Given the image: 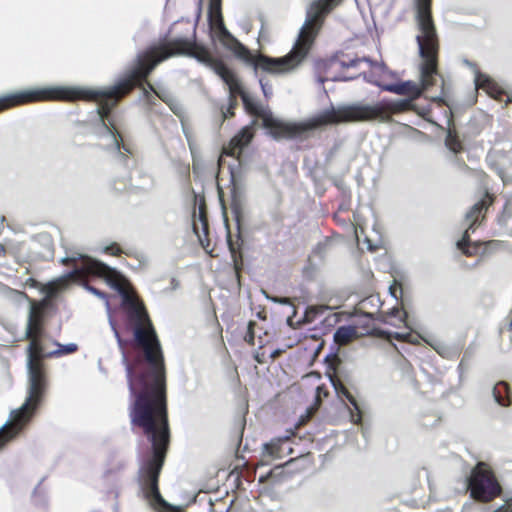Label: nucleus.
I'll return each mask as SVG.
<instances>
[{
    "label": "nucleus",
    "instance_id": "obj_1",
    "mask_svg": "<svg viewBox=\"0 0 512 512\" xmlns=\"http://www.w3.org/2000/svg\"><path fill=\"white\" fill-rule=\"evenodd\" d=\"M119 291L128 318L135 324V344L143 351L153 378L151 385L147 384L145 378H141L143 391L137 395L130 411L132 423L142 427L152 443L153 455L141 467V472L147 482V496L160 506L167 507V502L158 490V476L169 441L162 348L143 304L126 289L119 288Z\"/></svg>",
    "mask_w": 512,
    "mask_h": 512
},
{
    "label": "nucleus",
    "instance_id": "obj_2",
    "mask_svg": "<svg viewBox=\"0 0 512 512\" xmlns=\"http://www.w3.org/2000/svg\"><path fill=\"white\" fill-rule=\"evenodd\" d=\"M171 56H173V52H170L168 49L167 42L158 46H152L143 55L138 56L137 67L130 73V75L120 80L112 87L90 91H75L60 87L31 90L0 98V110L19 103L43 99L71 100L77 97L95 99L100 102V107L98 108L100 121L107 130L108 137L115 149L119 151L120 145L115 135V133H117L116 128H113V131L110 130L106 126L104 119L108 116L120 97L128 93L137 82L144 80L158 63Z\"/></svg>",
    "mask_w": 512,
    "mask_h": 512
},
{
    "label": "nucleus",
    "instance_id": "obj_3",
    "mask_svg": "<svg viewBox=\"0 0 512 512\" xmlns=\"http://www.w3.org/2000/svg\"><path fill=\"white\" fill-rule=\"evenodd\" d=\"M431 0H415L416 23L418 33L416 41L419 55L422 58L420 65V82L406 81L398 84H385L382 78L386 74L383 64L372 63L367 58H354V69L358 68L359 76L368 82L374 83L381 89L398 95H409L416 98L422 91L434 85L437 70L438 37L430 11Z\"/></svg>",
    "mask_w": 512,
    "mask_h": 512
},
{
    "label": "nucleus",
    "instance_id": "obj_4",
    "mask_svg": "<svg viewBox=\"0 0 512 512\" xmlns=\"http://www.w3.org/2000/svg\"><path fill=\"white\" fill-rule=\"evenodd\" d=\"M41 334L42 313L38 307L32 305L25 331V337L31 340L27 348L28 395L25 402L18 409L12 410L9 420L0 427V449L19 433L44 395L46 377L41 362L42 347L38 342Z\"/></svg>",
    "mask_w": 512,
    "mask_h": 512
},
{
    "label": "nucleus",
    "instance_id": "obj_5",
    "mask_svg": "<svg viewBox=\"0 0 512 512\" xmlns=\"http://www.w3.org/2000/svg\"><path fill=\"white\" fill-rule=\"evenodd\" d=\"M168 49L174 55H188L196 58L199 62L211 68L228 86L230 101L235 95H240L247 111L251 114L260 115L262 108L255 99L246 92L237 76L223 62L213 58L203 47L198 46L192 40L178 37L167 42Z\"/></svg>",
    "mask_w": 512,
    "mask_h": 512
},
{
    "label": "nucleus",
    "instance_id": "obj_6",
    "mask_svg": "<svg viewBox=\"0 0 512 512\" xmlns=\"http://www.w3.org/2000/svg\"><path fill=\"white\" fill-rule=\"evenodd\" d=\"M262 119L264 127L275 138L301 137L323 126L352 120V106L332 107L301 122H284L266 113L262 115Z\"/></svg>",
    "mask_w": 512,
    "mask_h": 512
},
{
    "label": "nucleus",
    "instance_id": "obj_7",
    "mask_svg": "<svg viewBox=\"0 0 512 512\" xmlns=\"http://www.w3.org/2000/svg\"><path fill=\"white\" fill-rule=\"evenodd\" d=\"M61 261L64 264H72L73 269L65 276L48 285V293L51 296L54 295L62 286L66 285L68 281L82 278L87 274L103 276L112 281H118V278L120 277L116 270L84 254L72 253L71 255L62 258Z\"/></svg>",
    "mask_w": 512,
    "mask_h": 512
},
{
    "label": "nucleus",
    "instance_id": "obj_8",
    "mask_svg": "<svg viewBox=\"0 0 512 512\" xmlns=\"http://www.w3.org/2000/svg\"><path fill=\"white\" fill-rule=\"evenodd\" d=\"M468 489L473 499L488 502L501 492L500 484L489 467L480 462L471 471Z\"/></svg>",
    "mask_w": 512,
    "mask_h": 512
},
{
    "label": "nucleus",
    "instance_id": "obj_9",
    "mask_svg": "<svg viewBox=\"0 0 512 512\" xmlns=\"http://www.w3.org/2000/svg\"><path fill=\"white\" fill-rule=\"evenodd\" d=\"M490 203L491 198L489 197L488 193H486L485 197L475 203L466 213L465 221L468 224V227L465 230L462 238L457 242V247L467 255H474L477 253L478 245L477 243L472 244L469 242V235L470 232L474 231L475 225L479 222L480 218H483V212L487 209Z\"/></svg>",
    "mask_w": 512,
    "mask_h": 512
},
{
    "label": "nucleus",
    "instance_id": "obj_10",
    "mask_svg": "<svg viewBox=\"0 0 512 512\" xmlns=\"http://www.w3.org/2000/svg\"><path fill=\"white\" fill-rule=\"evenodd\" d=\"M341 0H318L311 4L304 23H322V17Z\"/></svg>",
    "mask_w": 512,
    "mask_h": 512
},
{
    "label": "nucleus",
    "instance_id": "obj_11",
    "mask_svg": "<svg viewBox=\"0 0 512 512\" xmlns=\"http://www.w3.org/2000/svg\"><path fill=\"white\" fill-rule=\"evenodd\" d=\"M253 135L249 127L242 128L237 135H235L229 145L224 148V153L229 156H238L241 150L248 145Z\"/></svg>",
    "mask_w": 512,
    "mask_h": 512
},
{
    "label": "nucleus",
    "instance_id": "obj_12",
    "mask_svg": "<svg viewBox=\"0 0 512 512\" xmlns=\"http://www.w3.org/2000/svg\"><path fill=\"white\" fill-rule=\"evenodd\" d=\"M332 385L335 389V392L337 396L341 399H347L348 401L352 402V396L350 394L349 390V379L347 377H344L342 375V372L340 370V367L335 368L334 376L331 377Z\"/></svg>",
    "mask_w": 512,
    "mask_h": 512
},
{
    "label": "nucleus",
    "instance_id": "obj_13",
    "mask_svg": "<svg viewBox=\"0 0 512 512\" xmlns=\"http://www.w3.org/2000/svg\"><path fill=\"white\" fill-rule=\"evenodd\" d=\"M474 82L476 89L486 91L491 97L497 98L502 93L501 89L491 78L477 70H475Z\"/></svg>",
    "mask_w": 512,
    "mask_h": 512
},
{
    "label": "nucleus",
    "instance_id": "obj_14",
    "mask_svg": "<svg viewBox=\"0 0 512 512\" xmlns=\"http://www.w3.org/2000/svg\"><path fill=\"white\" fill-rule=\"evenodd\" d=\"M364 234L363 228L354 224V240L356 241L358 247L363 250L364 246L367 251L374 252L377 251L381 247L380 240H372L368 236L364 235L362 239V235Z\"/></svg>",
    "mask_w": 512,
    "mask_h": 512
},
{
    "label": "nucleus",
    "instance_id": "obj_15",
    "mask_svg": "<svg viewBox=\"0 0 512 512\" xmlns=\"http://www.w3.org/2000/svg\"><path fill=\"white\" fill-rule=\"evenodd\" d=\"M380 113L381 110L378 107L354 104V121L374 119L378 117Z\"/></svg>",
    "mask_w": 512,
    "mask_h": 512
},
{
    "label": "nucleus",
    "instance_id": "obj_16",
    "mask_svg": "<svg viewBox=\"0 0 512 512\" xmlns=\"http://www.w3.org/2000/svg\"><path fill=\"white\" fill-rule=\"evenodd\" d=\"M495 401L503 407H507L510 404L509 400V388L505 382L497 383L492 390Z\"/></svg>",
    "mask_w": 512,
    "mask_h": 512
},
{
    "label": "nucleus",
    "instance_id": "obj_17",
    "mask_svg": "<svg viewBox=\"0 0 512 512\" xmlns=\"http://www.w3.org/2000/svg\"><path fill=\"white\" fill-rule=\"evenodd\" d=\"M334 340L340 345L349 343L352 340V326L339 327L334 334Z\"/></svg>",
    "mask_w": 512,
    "mask_h": 512
},
{
    "label": "nucleus",
    "instance_id": "obj_18",
    "mask_svg": "<svg viewBox=\"0 0 512 512\" xmlns=\"http://www.w3.org/2000/svg\"><path fill=\"white\" fill-rule=\"evenodd\" d=\"M354 425L359 424L362 428L363 435L365 436L366 413L359 407L354 400Z\"/></svg>",
    "mask_w": 512,
    "mask_h": 512
},
{
    "label": "nucleus",
    "instance_id": "obj_19",
    "mask_svg": "<svg viewBox=\"0 0 512 512\" xmlns=\"http://www.w3.org/2000/svg\"><path fill=\"white\" fill-rule=\"evenodd\" d=\"M445 144H446L447 148L450 151H452L453 153L459 152L461 150V148H462L461 143L458 141L456 136H454L452 134L451 131H449L447 133V136H446V139H445Z\"/></svg>",
    "mask_w": 512,
    "mask_h": 512
},
{
    "label": "nucleus",
    "instance_id": "obj_20",
    "mask_svg": "<svg viewBox=\"0 0 512 512\" xmlns=\"http://www.w3.org/2000/svg\"><path fill=\"white\" fill-rule=\"evenodd\" d=\"M389 293L395 300H399L402 297L403 288L398 280L394 279L392 284L389 286Z\"/></svg>",
    "mask_w": 512,
    "mask_h": 512
},
{
    "label": "nucleus",
    "instance_id": "obj_21",
    "mask_svg": "<svg viewBox=\"0 0 512 512\" xmlns=\"http://www.w3.org/2000/svg\"><path fill=\"white\" fill-rule=\"evenodd\" d=\"M58 349L51 353V355H63V354H70L77 350V345L74 343H69L66 345L58 344Z\"/></svg>",
    "mask_w": 512,
    "mask_h": 512
},
{
    "label": "nucleus",
    "instance_id": "obj_22",
    "mask_svg": "<svg viewBox=\"0 0 512 512\" xmlns=\"http://www.w3.org/2000/svg\"><path fill=\"white\" fill-rule=\"evenodd\" d=\"M394 336L397 339H401V340L408 341L411 343H416L418 341L417 336H413L410 332H406V333L395 332Z\"/></svg>",
    "mask_w": 512,
    "mask_h": 512
},
{
    "label": "nucleus",
    "instance_id": "obj_23",
    "mask_svg": "<svg viewBox=\"0 0 512 512\" xmlns=\"http://www.w3.org/2000/svg\"><path fill=\"white\" fill-rule=\"evenodd\" d=\"M86 289L87 291H89L90 293L94 294L95 296L103 299L105 301V305H106V308L107 310H109V301L106 297V295L104 293H102L101 291H99L98 289H96L95 287L93 286H86Z\"/></svg>",
    "mask_w": 512,
    "mask_h": 512
},
{
    "label": "nucleus",
    "instance_id": "obj_24",
    "mask_svg": "<svg viewBox=\"0 0 512 512\" xmlns=\"http://www.w3.org/2000/svg\"><path fill=\"white\" fill-rule=\"evenodd\" d=\"M126 375H127V380H128L129 391L131 394H135L136 390H135L134 383L132 380V368L127 363H126Z\"/></svg>",
    "mask_w": 512,
    "mask_h": 512
},
{
    "label": "nucleus",
    "instance_id": "obj_25",
    "mask_svg": "<svg viewBox=\"0 0 512 512\" xmlns=\"http://www.w3.org/2000/svg\"><path fill=\"white\" fill-rule=\"evenodd\" d=\"M352 61H349L348 63L344 64L342 62H340L338 59H333L330 63V68L332 70H337L338 68L340 67H346L347 69L350 67Z\"/></svg>",
    "mask_w": 512,
    "mask_h": 512
},
{
    "label": "nucleus",
    "instance_id": "obj_26",
    "mask_svg": "<svg viewBox=\"0 0 512 512\" xmlns=\"http://www.w3.org/2000/svg\"><path fill=\"white\" fill-rule=\"evenodd\" d=\"M495 170L504 183L510 180V176L504 168L495 166Z\"/></svg>",
    "mask_w": 512,
    "mask_h": 512
},
{
    "label": "nucleus",
    "instance_id": "obj_27",
    "mask_svg": "<svg viewBox=\"0 0 512 512\" xmlns=\"http://www.w3.org/2000/svg\"><path fill=\"white\" fill-rule=\"evenodd\" d=\"M494 512H512V498L505 501V503Z\"/></svg>",
    "mask_w": 512,
    "mask_h": 512
},
{
    "label": "nucleus",
    "instance_id": "obj_28",
    "mask_svg": "<svg viewBox=\"0 0 512 512\" xmlns=\"http://www.w3.org/2000/svg\"><path fill=\"white\" fill-rule=\"evenodd\" d=\"M359 310L360 308H357L354 306V312H353V315H354V337L358 336V335H362L364 334V332H358L357 329H356V322H358V320L360 319V315H359Z\"/></svg>",
    "mask_w": 512,
    "mask_h": 512
},
{
    "label": "nucleus",
    "instance_id": "obj_29",
    "mask_svg": "<svg viewBox=\"0 0 512 512\" xmlns=\"http://www.w3.org/2000/svg\"><path fill=\"white\" fill-rule=\"evenodd\" d=\"M260 85L261 89L263 91V94L265 97H270L272 95V88L267 83L263 81V79H260Z\"/></svg>",
    "mask_w": 512,
    "mask_h": 512
},
{
    "label": "nucleus",
    "instance_id": "obj_30",
    "mask_svg": "<svg viewBox=\"0 0 512 512\" xmlns=\"http://www.w3.org/2000/svg\"><path fill=\"white\" fill-rule=\"evenodd\" d=\"M265 295H266L267 299H269L275 303L282 304V305L290 304V300L288 298L270 297L267 294H265Z\"/></svg>",
    "mask_w": 512,
    "mask_h": 512
},
{
    "label": "nucleus",
    "instance_id": "obj_31",
    "mask_svg": "<svg viewBox=\"0 0 512 512\" xmlns=\"http://www.w3.org/2000/svg\"><path fill=\"white\" fill-rule=\"evenodd\" d=\"M109 323H110V326H111V328H112V330L114 332L115 338H116L119 346L121 347L122 346V339L120 338V335H119V333H118V331H117V329L115 327V324H114V322L112 321L111 318H109Z\"/></svg>",
    "mask_w": 512,
    "mask_h": 512
},
{
    "label": "nucleus",
    "instance_id": "obj_32",
    "mask_svg": "<svg viewBox=\"0 0 512 512\" xmlns=\"http://www.w3.org/2000/svg\"><path fill=\"white\" fill-rule=\"evenodd\" d=\"M149 88L155 92V94L160 98L162 99L163 101L165 102H169L170 100V97L166 94V93H162V92H159V91H155L153 86L151 84H148Z\"/></svg>",
    "mask_w": 512,
    "mask_h": 512
},
{
    "label": "nucleus",
    "instance_id": "obj_33",
    "mask_svg": "<svg viewBox=\"0 0 512 512\" xmlns=\"http://www.w3.org/2000/svg\"><path fill=\"white\" fill-rule=\"evenodd\" d=\"M393 313L399 318L401 322H406L407 313L405 311L394 310Z\"/></svg>",
    "mask_w": 512,
    "mask_h": 512
},
{
    "label": "nucleus",
    "instance_id": "obj_34",
    "mask_svg": "<svg viewBox=\"0 0 512 512\" xmlns=\"http://www.w3.org/2000/svg\"><path fill=\"white\" fill-rule=\"evenodd\" d=\"M327 79H331L333 81H338V80H340V81H347V80L350 79V77L349 76H345V75H340V76H336L335 75V76L327 77Z\"/></svg>",
    "mask_w": 512,
    "mask_h": 512
},
{
    "label": "nucleus",
    "instance_id": "obj_35",
    "mask_svg": "<svg viewBox=\"0 0 512 512\" xmlns=\"http://www.w3.org/2000/svg\"><path fill=\"white\" fill-rule=\"evenodd\" d=\"M105 252H109L111 254H116L119 251V248L115 245L107 246L104 248Z\"/></svg>",
    "mask_w": 512,
    "mask_h": 512
},
{
    "label": "nucleus",
    "instance_id": "obj_36",
    "mask_svg": "<svg viewBox=\"0 0 512 512\" xmlns=\"http://www.w3.org/2000/svg\"><path fill=\"white\" fill-rule=\"evenodd\" d=\"M335 218H336V220H337V221H339V222H340V224H341L343 227L348 228V226H349V225H348L347 220H346V219H342V218H340V213H337V214L335 215Z\"/></svg>",
    "mask_w": 512,
    "mask_h": 512
},
{
    "label": "nucleus",
    "instance_id": "obj_37",
    "mask_svg": "<svg viewBox=\"0 0 512 512\" xmlns=\"http://www.w3.org/2000/svg\"><path fill=\"white\" fill-rule=\"evenodd\" d=\"M264 449L269 455H274V446L272 444H265Z\"/></svg>",
    "mask_w": 512,
    "mask_h": 512
},
{
    "label": "nucleus",
    "instance_id": "obj_38",
    "mask_svg": "<svg viewBox=\"0 0 512 512\" xmlns=\"http://www.w3.org/2000/svg\"><path fill=\"white\" fill-rule=\"evenodd\" d=\"M234 102H235V97L233 98V101H231V106H233ZM231 108H232V107H230V108L227 110V112H224V113H223L225 118L228 116V114H229V115H232V114H233V113L230 111V109H231Z\"/></svg>",
    "mask_w": 512,
    "mask_h": 512
},
{
    "label": "nucleus",
    "instance_id": "obj_39",
    "mask_svg": "<svg viewBox=\"0 0 512 512\" xmlns=\"http://www.w3.org/2000/svg\"><path fill=\"white\" fill-rule=\"evenodd\" d=\"M320 390H321V387H320V386H317V388H316V391H317V399L319 398Z\"/></svg>",
    "mask_w": 512,
    "mask_h": 512
},
{
    "label": "nucleus",
    "instance_id": "obj_40",
    "mask_svg": "<svg viewBox=\"0 0 512 512\" xmlns=\"http://www.w3.org/2000/svg\"><path fill=\"white\" fill-rule=\"evenodd\" d=\"M434 100L443 101L442 97H437Z\"/></svg>",
    "mask_w": 512,
    "mask_h": 512
},
{
    "label": "nucleus",
    "instance_id": "obj_41",
    "mask_svg": "<svg viewBox=\"0 0 512 512\" xmlns=\"http://www.w3.org/2000/svg\"><path fill=\"white\" fill-rule=\"evenodd\" d=\"M434 349L437 350L439 353H441V351L438 347L434 346Z\"/></svg>",
    "mask_w": 512,
    "mask_h": 512
}]
</instances>
